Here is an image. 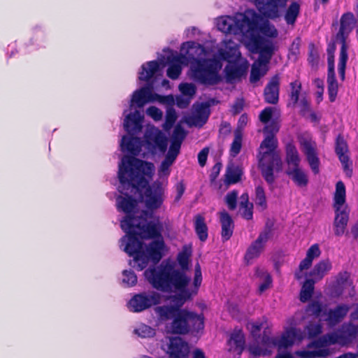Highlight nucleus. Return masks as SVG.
<instances>
[{"mask_svg":"<svg viewBox=\"0 0 358 358\" xmlns=\"http://www.w3.org/2000/svg\"><path fill=\"white\" fill-rule=\"evenodd\" d=\"M330 295L334 298L353 297L355 294V287L350 274L347 272L339 273L334 282L329 284Z\"/></svg>","mask_w":358,"mask_h":358,"instance_id":"f8f14e48","label":"nucleus"},{"mask_svg":"<svg viewBox=\"0 0 358 358\" xmlns=\"http://www.w3.org/2000/svg\"><path fill=\"white\" fill-rule=\"evenodd\" d=\"M192 358H206L204 353L200 350H196L193 352Z\"/></svg>","mask_w":358,"mask_h":358,"instance_id":"0e129e2a","label":"nucleus"},{"mask_svg":"<svg viewBox=\"0 0 358 358\" xmlns=\"http://www.w3.org/2000/svg\"><path fill=\"white\" fill-rule=\"evenodd\" d=\"M335 217L333 230L335 236H342L345 234L349 220L350 210H334Z\"/></svg>","mask_w":358,"mask_h":358,"instance_id":"5701e85b","label":"nucleus"},{"mask_svg":"<svg viewBox=\"0 0 358 358\" xmlns=\"http://www.w3.org/2000/svg\"><path fill=\"white\" fill-rule=\"evenodd\" d=\"M244 101L242 99H237L233 105L234 112H240L243 110Z\"/></svg>","mask_w":358,"mask_h":358,"instance_id":"13d9d810","label":"nucleus"},{"mask_svg":"<svg viewBox=\"0 0 358 358\" xmlns=\"http://www.w3.org/2000/svg\"><path fill=\"white\" fill-rule=\"evenodd\" d=\"M177 192H178V199L180 198L185 191V187L182 183H178L176 186Z\"/></svg>","mask_w":358,"mask_h":358,"instance_id":"e2e57ef3","label":"nucleus"},{"mask_svg":"<svg viewBox=\"0 0 358 358\" xmlns=\"http://www.w3.org/2000/svg\"><path fill=\"white\" fill-rule=\"evenodd\" d=\"M301 150L306 155L312 171L317 174L320 171V159L317 152L316 143L310 138H300Z\"/></svg>","mask_w":358,"mask_h":358,"instance_id":"dca6fc26","label":"nucleus"},{"mask_svg":"<svg viewBox=\"0 0 358 358\" xmlns=\"http://www.w3.org/2000/svg\"><path fill=\"white\" fill-rule=\"evenodd\" d=\"M162 295L156 291L143 292L134 295L128 302L129 309L135 313L143 311L160 303Z\"/></svg>","mask_w":358,"mask_h":358,"instance_id":"ddd939ff","label":"nucleus"},{"mask_svg":"<svg viewBox=\"0 0 358 358\" xmlns=\"http://www.w3.org/2000/svg\"><path fill=\"white\" fill-rule=\"evenodd\" d=\"M352 233L356 238H358V222L352 228Z\"/></svg>","mask_w":358,"mask_h":358,"instance_id":"774afa93","label":"nucleus"},{"mask_svg":"<svg viewBox=\"0 0 358 358\" xmlns=\"http://www.w3.org/2000/svg\"><path fill=\"white\" fill-rule=\"evenodd\" d=\"M259 20V15L251 9L243 13H238L234 16H224L217 20V29L226 34L252 36Z\"/></svg>","mask_w":358,"mask_h":358,"instance_id":"0eeeda50","label":"nucleus"},{"mask_svg":"<svg viewBox=\"0 0 358 358\" xmlns=\"http://www.w3.org/2000/svg\"><path fill=\"white\" fill-rule=\"evenodd\" d=\"M333 207L334 210H350L346 203V189L342 181L336 184L333 198Z\"/></svg>","mask_w":358,"mask_h":358,"instance_id":"cd10ccee","label":"nucleus"},{"mask_svg":"<svg viewBox=\"0 0 358 358\" xmlns=\"http://www.w3.org/2000/svg\"><path fill=\"white\" fill-rule=\"evenodd\" d=\"M194 225L199 239L202 241H206L208 237V229L205 224L204 218L201 215H196Z\"/></svg>","mask_w":358,"mask_h":358,"instance_id":"58836bf2","label":"nucleus"},{"mask_svg":"<svg viewBox=\"0 0 358 358\" xmlns=\"http://www.w3.org/2000/svg\"><path fill=\"white\" fill-rule=\"evenodd\" d=\"M268 231L261 233L257 239L248 248L245 255V260L250 264L253 259L257 258L262 252L265 243L268 239Z\"/></svg>","mask_w":358,"mask_h":358,"instance_id":"412c9836","label":"nucleus"},{"mask_svg":"<svg viewBox=\"0 0 358 358\" xmlns=\"http://www.w3.org/2000/svg\"><path fill=\"white\" fill-rule=\"evenodd\" d=\"M163 349L171 357L185 358L189 353V346L179 337L171 338L169 339L166 348L163 346Z\"/></svg>","mask_w":358,"mask_h":358,"instance_id":"a211bd4d","label":"nucleus"},{"mask_svg":"<svg viewBox=\"0 0 358 358\" xmlns=\"http://www.w3.org/2000/svg\"><path fill=\"white\" fill-rule=\"evenodd\" d=\"M218 55L221 59L227 61L239 57L241 53L238 44L231 39L225 38L218 49Z\"/></svg>","mask_w":358,"mask_h":358,"instance_id":"4be33fe9","label":"nucleus"},{"mask_svg":"<svg viewBox=\"0 0 358 358\" xmlns=\"http://www.w3.org/2000/svg\"><path fill=\"white\" fill-rule=\"evenodd\" d=\"M278 351L275 358H294L292 354L289 351L287 350V349L280 350L278 349Z\"/></svg>","mask_w":358,"mask_h":358,"instance_id":"4d7b16f0","label":"nucleus"},{"mask_svg":"<svg viewBox=\"0 0 358 358\" xmlns=\"http://www.w3.org/2000/svg\"><path fill=\"white\" fill-rule=\"evenodd\" d=\"M256 275L259 278V291L260 293L264 292L268 287H270L272 280L269 273L264 269L257 268Z\"/></svg>","mask_w":358,"mask_h":358,"instance_id":"e433bc0d","label":"nucleus"},{"mask_svg":"<svg viewBox=\"0 0 358 358\" xmlns=\"http://www.w3.org/2000/svg\"><path fill=\"white\" fill-rule=\"evenodd\" d=\"M160 64L157 61H150L141 66L138 80L148 82L155 76L161 73Z\"/></svg>","mask_w":358,"mask_h":358,"instance_id":"c85d7f7f","label":"nucleus"},{"mask_svg":"<svg viewBox=\"0 0 358 358\" xmlns=\"http://www.w3.org/2000/svg\"><path fill=\"white\" fill-rule=\"evenodd\" d=\"M255 203L261 210L266 208V199L264 190L261 186H257L255 189Z\"/></svg>","mask_w":358,"mask_h":358,"instance_id":"49530a36","label":"nucleus"},{"mask_svg":"<svg viewBox=\"0 0 358 358\" xmlns=\"http://www.w3.org/2000/svg\"><path fill=\"white\" fill-rule=\"evenodd\" d=\"M350 306L348 304L341 303L334 308L330 309L328 313L324 312L322 305L317 302L312 303L306 309V313L313 315L319 321H327L331 326L341 322L348 315Z\"/></svg>","mask_w":358,"mask_h":358,"instance_id":"9b49d317","label":"nucleus"},{"mask_svg":"<svg viewBox=\"0 0 358 358\" xmlns=\"http://www.w3.org/2000/svg\"><path fill=\"white\" fill-rule=\"evenodd\" d=\"M143 117L141 113H129L124 120V130L128 133L124 136L120 143L123 152L137 155L141 151V142L134 136L141 131Z\"/></svg>","mask_w":358,"mask_h":358,"instance_id":"1a4fd4ad","label":"nucleus"},{"mask_svg":"<svg viewBox=\"0 0 358 358\" xmlns=\"http://www.w3.org/2000/svg\"><path fill=\"white\" fill-rule=\"evenodd\" d=\"M250 50L253 52H259L258 60L268 63L275 50L273 43L271 41H258L254 40L252 43H248Z\"/></svg>","mask_w":358,"mask_h":358,"instance_id":"f3484780","label":"nucleus"},{"mask_svg":"<svg viewBox=\"0 0 358 358\" xmlns=\"http://www.w3.org/2000/svg\"><path fill=\"white\" fill-rule=\"evenodd\" d=\"M351 320H358V303L357 304L355 310L350 314Z\"/></svg>","mask_w":358,"mask_h":358,"instance_id":"69168bd1","label":"nucleus"},{"mask_svg":"<svg viewBox=\"0 0 358 358\" xmlns=\"http://www.w3.org/2000/svg\"><path fill=\"white\" fill-rule=\"evenodd\" d=\"M179 90L182 96H178L174 101H176V105L183 108L187 106L189 103L190 99L196 93V87L192 83H182L179 85Z\"/></svg>","mask_w":358,"mask_h":358,"instance_id":"a878e982","label":"nucleus"},{"mask_svg":"<svg viewBox=\"0 0 358 358\" xmlns=\"http://www.w3.org/2000/svg\"><path fill=\"white\" fill-rule=\"evenodd\" d=\"M208 153V149L204 148L198 155L199 163L201 166H203L206 162Z\"/></svg>","mask_w":358,"mask_h":358,"instance_id":"5fc2aeb1","label":"nucleus"},{"mask_svg":"<svg viewBox=\"0 0 358 358\" xmlns=\"http://www.w3.org/2000/svg\"><path fill=\"white\" fill-rule=\"evenodd\" d=\"M191 255L190 248L185 246L177 257L180 268L174 262H163L156 268H148L144 273L145 278L156 289L177 294V296L171 298L170 304L155 308L160 321L173 319L171 323L166 327L169 333L183 334L189 330L198 332L204 328L203 314L181 309L187 300L198 293L202 282L201 266L196 264L193 283L189 285L190 277L187 271Z\"/></svg>","mask_w":358,"mask_h":358,"instance_id":"f03ea898","label":"nucleus"},{"mask_svg":"<svg viewBox=\"0 0 358 358\" xmlns=\"http://www.w3.org/2000/svg\"><path fill=\"white\" fill-rule=\"evenodd\" d=\"M145 144L152 152H164L167 148V138L159 129L149 126L145 134Z\"/></svg>","mask_w":358,"mask_h":358,"instance_id":"4468645a","label":"nucleus"},{"mask_svg":"<svg viewBox=\"0 0 358 358\" xmlns=\"http://www.w3.org/2000/svg\"><path fill=\"white\" fill-rule=\"evenodd\" d=\"M340 22V29L336 36V41H338L341 45L338 71L341 80H344L346 63L348 59V46L347 45L346 40L349 34L355 27L357 20L354 14L352 13L348 12L344 13L341 16Z\"/></svg>","mask_w":358,"mask_h":358,"instance_id":"9d476101","label":"nucleus"},{"mask_svg":"<svg viewBox=\"0 0 358 358\" xmlns=\"http://www.w3.org/2000/svg\"><path fill=\"white\" fill-rule=\"evenodd\" d=\"M291 91L289 94L287 106L292 110L306 112L310 110L309 100L304 95H300L301 84L299 80L290 83Z\"/></svg>","mask_w":358,"mask_h":358,"instance_id":"2eb2a0df","label":"nucleus"},{"mask_svg":"<svg viewBox=\"0 0 358 358\" xmlns=\"http://www.w3.org/2000/svg\"><path fill=\"white\" fill-rule=\"evenodd\" d=\"M358 326L352 323L343 324L338 332L322 336L309 344L308 349L299 354L303 357H326L329 355L328 346L333 344L346 345L356 338Z\"/></svg>","mask_w":358,"mask_h":358,"instance_id":"423d86ee","label":"nucleus"},{"mask_svg":"<svg viewBox=\"0 0 358 358\" xmlns=\"http://www.w3.org/2000/svg\"><path fill=\"white\" fill-rule=\"evenodd\" d=\"M122 282L125 287H132L137 282V277L134 272L124 270L122 274Z\"/></svg>","mask_w":358,"mask_h":358,"instance_id":"a18cd8bd","label":"nucleus"},{"mask_svg":"<svg viewBox=\"0 0 358 358\" xmlns=\"http://www.w3.org/2000/svg\"><path fill=\"white\" fill-rule=\"evenodd\" d=\"M260 121L264 124L265 138L259 148V167L265 180L271 184L275 177L273 173L282 168V160L276 150L278 140L276 134L280 129V117L278 113H260Z\"/></svg>","mask_w":358,"mask_h":358,"instance_id":"20e7f679","label":"nucleus"},{"mask_svg":"<svg viewBox=\"0 0 358 358\" xmlns=\"http://www.w3.org/2000/svg\"><path fill=\"white\" fill-rule=\"evenodd\" d=\"M228 350L240 355L245 347V338L241 329H234L227 342Z\"/></svg>","mask_w":358,"mask_h":358,"instance_id":"bb28decb","label":"nucleus"},{"mask_svg":"<svg viewBox=\"0 0 358 358\" xmlns=\"http://www.w3.org/2000/svg\"><path fill=\"white\" fill-rule=\"evenodd\" d=\"M302 319L300 313H296L287 320V326L280 337L271 338L264 335L259 341L257 340L255 343L250 345V352L255 356H266L270 355L275 347L280 350L299 344L304 339L305 334L296 327Z\"/></svg>","mask_w":358,"mask_h":358,"instance_id":"39448f33","label":"nucleus"},{"mask_svg":"<svg viewBox=\"0 0 358 358\" xmlns=\"http://www.w3.org/2000/svg\"><path fill=\"white\" fill-rule=\"evenodd\" d=\"M280 77L276 74L271 77L264 90V98L266 103L276 104L279 100Z\"/></svg>","mask_w":358,"mask_h":358,"instance_id":"6ab92c4d","label":"nucleus"},{"mask_svg":"<svg viewBox=\"0 0 358 358\" xmlns=\"http://www.w3.org/2000/svg\"><path fill=\"white\" fill-rule=\"evenodd\" d=\"M237 196L238 194L236 192H229L226 196V203H227L229 209L233 210L236 208Z\"/></svg>","mask_w":358,"mask_h":358,"instance_id":"3c124183","label":"nucleus"},{"mask_svg":"<svg viewBox=\"0 0 358 358\" xmlns=\"http://www.w3.org/2000/svg\"><path fill=\"white\" fill-rule=\"evenodd\" d=\"M264 323L263 321H250L247 324V329L255 337L260 332L262 328L264 327Z\"/></svg>","mask_w":358,"mask_h":358,"instance_id":"de8ad7c7","label":"nucleus"},{"mask_svg":"<svg viewBox=\"0 0 358 358\" xmlns=\"http://www.w3.org/2000/svg\"><path fill=\"white\" fill-rule=\"evenodd\" d=\"M182 124L174 128L169 151L158 169V179L151 186L148 185L155 171L152 163L125 155L119 164V191L124 196L117 198V208L125 213L120 225L126 233L120 240V248L133 257L129 264L139 271L150 260L158 262L165 249L161 233L169 223L162 222L153 210L164 202L170 167L186 136Z\"/></svg>","mask_w":358,"mask_h":358,"instance_id":"f257e3e1","label":"nucleus"},{"mask_svg":"<svg viewBox=\"0 0 358 358\" xmlns=\"http://www.w3.org/2000/svg\"><path fill=\"white\" fill-rule=\"evenodd\" d=\"M315 281L311 279H307L302 285L300 292V300L306 302L312 296L314 290Z\"/></svg>","mask_w":358,"mask_h":358,"instance_id":"ea45409f","label":"nucleus"},{"mask_svg":"<svg viewBox=\"0 0 358 358\" xmlns=\"http://www.w3.org/2000/svg\"><path fill=\"white\" fill-rule=\"evenodd\" d=\"M313 84L317 88V90H324V81L320 78H315L313 80Z\"/></svg>","mask_w":358,"mask_h":358,"instance_id":"680f3d73","label":"nucleus"},{"mask_svg":"<svg viewBox=\"0 0 358 358\" xmlns=\"http://www.w3.org/2000/svg\"><path fill=\"white\" fill-rule=\"evenodd\" d=\"M323 93H324V90L320 89V90L316 91V93H315L316 99L318 103L322 100Z\"/></svg>","mask_w":358,"mask_h":358,"instance_id":"338daca9","label":"nucleus"},{"mask_svg":"<svg viewBox=\"0 0 358 358\" xmlns=\"http://www.w3.org/2000/svg\"><path fill=\"white\" fill-rule=\"evenodd\" d=\"M181 52L185 54L176 52L167 57L169 78L177 79L181 74L182 66L189 64L188 75L194 81L212 85L220 80L219 71L222 64L216 59H205L206 51L203 46L194 41H187L182 43Z\"/></svg>","mask_w":358,"mask_h":358,"instance_id":"7ed1b4c3","label":"nucleus"},{"mask_svg":"<svg viewBox=\"0 0 358 358\" xmlns=\"http://www.w3.org/2000/svg\"><path fill=\"white\" fill-rule=\"evenodd\" d=\"M266 62L257 60L252 66L250 80L251 83L257 82L262 76H264L268 69Z\"/></svg>","mask_w":358,"mask_h":358,"instance_id":"473e14b6","label":"nucleus"},{"mask_svg":"<svg viewBox=\"0 0 358 358\" xmlns=\"http://www.w3.org/2000/svg\"><path fill=\"white\" fill-rule=\"evenodd\" d=\"M218 103L217 101H216L214 99H210L205 101H202L200 103H198L196 105V108L195 109V112H208L210 110V108L212 106H214Z\"/></svg>","mask_w":358,"mask_h":358,"instance_id":"09e8293b","label":"nucleus"},{"mask_svg":"<svg viewBox=\"0 0 358 358\" xmlns=\"http://www.w3.org/2000/svg\"><path fill=\"white\" fill-rule=\"evenodd\" d=\"M299 10L300 6L297 2H292L289 5L285 15V20L287 24H294L295 23L296 20L299 14Z\"/></svg>","mask_w":358,"mask_h":358,"instance_id":"4c0bfd02","label":"nucleus"},{"mask_svg":"<svg viewBox=\"0 0 358 358\" xmlns=\"http://www.w3.org/2000/svg\"><path fill=\"white\" fill-rule=\"evenodd\" d=\"M253 204L249 202V197L247 194H243L241 196V201L239 204V213L241 216L246 220H250L252 218Z\"/></svg>","mask_w":358,"mask_h":358,"instance_id":"f704fd0d","label":"nucleus"},{"mask_svg":"<svg viewBox=\"0 0 358 358\" xmlns=\"http://www.w3.org/2000/svg\"><path fill=\"white\" fill-rule=\"evenodd\" d=\"M321 250L318 244L312 245L307 250L306 257L300 262L299 271L296 272L295 276L297 279H301L304 276V271H307L312 265L313 261L319 257Z\"/></svg>","mask_w":358,"mask_h":358,"instance_id":"aec40b11","label":"nucleus"},{"mask_svg":"<svg viewBox=\"0 0 358 358\" xmlns=\"http://www.w3.org/2000/svg\"><path fill=\"white\" fill-rule=\"evenodd\" d=\"M241 174V170L238 168H228L225 181L227 184L236 183L240 180Z\"/></svg>","mask_w":358,"mask_h":358,"instance_id":"c03bdc74","label":"nucleus"},{"mask_svg":"<svg viewBox=\"0 0 358 358\" xmlns=\"http://www.w3.org/2000/svg\"><path fill=\"white\" fill-rule=\"evenodd\" d=\"M152 84H148L135 90L131 96L129 101L130 110L139 112L146 104L152 102H157L159 105L166 108V112H175L173 109L175 105L174 97L172 95L161 96L153 93Z\"/></svg>","mask_w":358,"mask_h":358,"instance_id":"6e6552de","label":"nucleus"},{"mask_svg":"<svg viewBox=\"0 0 358 358\" xmlns=\"http://www.w3.org/2000/svg\"><path fill=\"white\" fill-rule=\"evenodd\" d=\"M331 269V263L328 259L322 260L315 265L310 273V279L315 282L322 280Z\"/></svg>","mask_w":358,"mask_h":358,"instance_id":"7c9ffc66","label":"nucleus"},{"mask_svg":"<svg viewBox=\"0 0 358 358\" xmlns=\"http://www.w3.org/2000/svg\"><path fill=\"white\" fill-rule=\"evenodd\" d=\"M220 222L222 224V238L224 241H227L233 234V221L229 215L223 211L220 213Z\"/></svg>","mask_w":358,"mask_h":358,"instance_id":"2f4dec72","label":"nucleus"},{"mask_svg":"<svg viewBox=\"0 0 358 358\" xmlns=\"http://www.w3.org/2000/svg\"><path fill=\"white\" fill-rule=\"evenodd\" d=\"M134 333L138 335L139 337L143 338H152L156 334L155 329L145 324H139L134 329Z\"/></svg>","mask_w":358,"mask_h":358,"instance_id":"a19ab883","label":"nucleus"},{"mask_svg":"<svg viewBox=\"0 0 358 358\" xmlns=\"http://www.w3.org/2000/svg\"><path fill=\"white\" fill-rule=\"evenodd\" d=\"M286 172L289 177L297 186L303 187L308 185V174L300 166L287 168Z\"/></svg>","mask_w":358,"mask_h":358,"instance_id":"c756f323","label":"nucleus"},{"mask_svg":"<svg viewBox=\"0 0 358 358\" xmlns=\"http://www.w3.org/2000/svg\"><path fill=\"white\" fill-rule=\"evenodd\" d=\"M336 152L339 157L346 175L350 176L352 170L350 169L351 163L349 161V157L348 155V146L345 140L340 136H338L336 139Z\"/></svg>","mask_w":358,"mask_h":358,"instance_id":"b1692460","label":"nucleus"},{"mask_svg":"<svg viewBox=\"0 0 358 358\" xmlns=\"http://www.w3.org/2000/svg\"><path fill=\"white\" fill-rule=\"evenodd\" d=\"M225 67V73L227 80L229 82L240 78L244 76L248 68V62L245 60L241 63L231 62Z\"/></svg>","mask_w":358,"mask_h":358,"instance_id":"393cba45","label":"nucleus"},{"mask_svg":"<svg viewBox=\"0 0 358 358\" xmlns=\"http://www.w3.org/2000/svg\"><path fill=\"white\" fill-rule=\"evenodd\" d=\"M301 158L296 147L292 144L286 146V162L288 168L299 166Z\"/></svg>","mask_w":358,"mask_h":358,"instance_id":"72a5a7b5","label":"nucleus"},{"mask_svg":"<svg viewBox=\"0 0 358 358\" xmlns=\"http://www.w3.org/2000/svg\"><path fill=\"white\" fill-rule=\"evenodd\" d=\"M231 127L229 124L227 122H224L221 124L220 129V133L221 134H227L230 132Z\"/></svg>","mask_w":358,"mask_h":358,"instance_id":"bf43d9fd","label":"nucleus"},{"mask_svg":"<svg viewBox=\"0 0 358 358\" xmlns=\"http://www.w3.org/2000/svg\"><path fill=\"white\" fill-rule=\"evenodd\" d=\"M248 122V116L246 114H243L238 121V127L237 129H239L242 131V129L245 127Z\"/></svg>","mask_w":358,"mask_h":358,"instance_id":"052dcab7","label":"nucleus"},{"mask_svg":"<svg viewBox=\"0 0 358 358\" xmlns=\"http://www.w3.org/2000/svg\"><path fill=\"white\" fill-rule=\"evenodd\" d=\"M177 119L176 113H166V121L163 125V128L169 130Z\"/></svg>","mask_w":358,"mask_h":358,"instance_id":"603ef678","label":"nucleus"},{"mask_svg":"<svg viewBox=\"0 0 358 358\" xmlns=\"http://www.w3.org/2000/svg\"><path fill=\"white\" fill-rule=\"evenodd\" d=\"M328 73H335L334 72V55H327Z\"/></svg>","mask_w":358,"mask_h":358,"instance_id":"6e6d98bb","label":"nucleus"},{"mask_svg":"<svg viewBox=\"0 0 358 358\" xmlns=\"http://www.w3.org/2000/svg\"><path fill=\"white\" fill-rule=\"evenodd\" d=\"M262 31L271 37H276L278 36V31L274 27L264 25L262 27Z\"/></svg>","mask_w":358,"mask_h":358,"instance_id":"864d4df0","label":"nucleus"},{"mask_svg":"<svg viewBox=\"0 0 358 358\" xmlns=\"http://www.w3.org/2000/svg\"><path fill=\"white\" fill-rule=\"evenodd\" d=\"M192 116L189 117L187 121V124L194 125L196 127H201L205 124L208 118L209 113H191Z\"/></svg>","mask_w":358,"mask_h":358,"instance_id":"37998d69","label":"nucleus"},{"mask_svg":"<svg viewBox=\"0 0 358 358\" xmlns=\"http://www.w3.org/2000/svg\"><path fill=\"white\" fill-rule=\"evenodd\" d=\"M243 138V131L239 129H236L234 132V139L230 145L229 155L231 157H236L241 152Z\"/></svg>","mask_w":358,"mask_h":358,"instance_id":"c9c22d12","label":"nucleus"},{"mask_svg":"<svg viewBox=\"0 0 358 358\" xmlns=\"http://www.w3.org/2000/svg\"><path fill=\"white\" fill-rule=\"evenodd\" d=\"M306 329L310 338L315 337L322 332V326L320 324L310 323Z\"/></svg>","mask_w":358,"mask_h":358,"instance_id":"8fccbe9b","label":"nucleus"},{"mask_svg":"<svg viewBox=\"0 0 358 358\" xmlns=\"http://www.w3.org/2000/svg\"><path fill=\"white\" fill-rule=\"evenodd\" d=\"M328 92L331 101H334L338 93V83L335 73L327 74Z\"/></svg>","mask_w":358,"mask_h":358,"instance_id":"79ce46f5","label":"nucleus"}]
</instances>
